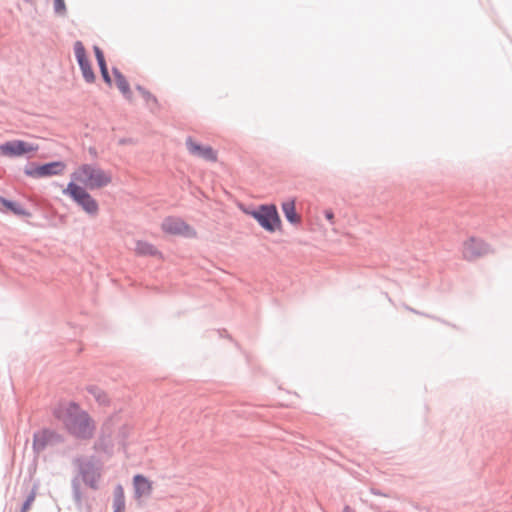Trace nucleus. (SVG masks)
<instances>
[{"mask_svg":"<svg viewBox=\"0 0 512 512\" xmlns=\"http://www.w3.org/2000/svg\"><path fill=\"white\" fill-rule=\"evenodd\" d=\"M70 434L80 440H90L96 430L92 417L78 405L70 403L59 416Z\"/></svg>","mask_w":512,"mask_h":512,"instance_id":"nucleus-1","label":"nucleus"},{"mask_svg":"<svg viewBox=\"0 0 512 512\" xmlns=\"http://www.w3.org/2000/svg\"><path fill=\"white\" fill-rule=\"evenodd\" d=\"M72 182L94 190L108 186L112 182L110 171L93 164H82L72 174Z\"/></svg>","mask_w":512,"mask_h":512,"instance_id":"nucleus-2","label":"nucleus"},{"mask_svg":"<svg viewBox=\"0 0 512 512\" xmlns=\"http://www.w3.org/2000/svg\"><path fill=\"white\" fill-rule=\"evenodd\" d=\"M259 225L268 232H275L281 228V220L274 205H261L255 210L248 211Z\"/></svg>","mask_w":512,"mask_h":512,"instance_id":"nucleus-3","label":"nucleus"},{"mask_svg":"<svg viewBox=\"0 0 512 512\" xmlns=\"http://www.w3.org/2000/svg\"><path fill=\"white\" fill-rule=\"evenodd\" d=\"M69 195L82 209L91 215L98 213L97 201L86 191V189L75 182H70L63 191Z\"/></svg>","mask_w":512,"mask_h":512,"instance_id":"nucleus-4","label":"nucleus"},{"mask_svg":"<svg viewBox=\"0 0 512 512\" xmlns=\"http://www.w3.org/2000/svg\"><path fill=\"white\" fill-rule=\"evenodd\" d=\"M161 229L166 234L183 236L187 238H193L196 236V231L178 217H167L161 224Z\"/></svg>","mask_w":512,"mask_h":512,"instance_id":"nucleus-5","label":"nucleus"},{"mask_svg":"<svg viewBox=\"0 0 512 512\" xmlns=\"http://www.w3.org/2000/svg\"><path fill=\"white\" fill-rule=\"evenodd\" d=\"M38 146L22 140L8 141L0 145V152L7 157H19L37 151Z\"/></svg>","mask_w":512,"mask_h":512,"instance_id":"nucleus-6","label":"nucleus"},{"mask_svg":"<svg viewBox=\"0 0 512 512\" xmlns=\"http://www.w3.org/2000/svg\"><path fill=\"white\" fill-rule=\"evenodd\" d=\"M74 53H75L76 59L78 61V64L81 68L84 79L88 83L94 82L95 74L92 70L90 63H89V60L86 55V50H85V47L82 42H80V41L75 42Z\"/></svg>","mask_w":512,"mask_h":512,"instance_id":"nucleus-7","label":"nucleus"},{"mask_svg":"<svg viewBox=\"0 0 512 512\" xmlns=\"http://www.w3.org/2000/svg\"><path fill=\"white\" fill-rule=\"evenodd\" d=\"M186 146L189 153L193 156L202 158L210 162L217 161V152L211 146L202 145L194 141L192 138L187 139Z\"/></svg>","mask_w":512,"mask_h":512,"instance_id":"nucleus-8","label":"nucleus"},{"mask_svg":"<svg viewBox=\"0 0 512 512\" xmlns=\"http://www.w3.org/2000/svg\"><path fill=\"white\" fill-rule=\"evenodd\" d=\"M65 168L66 165L63 162L57 161L37 166L35 168L27 170L26 173L32 177L41 178L62 174Z\"/></svg>","mask_w":512,"mask_h":512,"instance_id":"nucleus-9","label":"nucleus"},{"mask_svg":"<svg viewBox=\"0 0 512 512\" xmlns=\"http://www.w3.org/2000/svg\"><path fill=\"white\" fill-rule=\"evenodd\" d=\"M486 253V245L482 240L470 238L463 245V256L467 260H474Z\"/></svg>","mask_w":512,"mask_h":512,"instance_id":"nucleus-10","label":"nucleus"},{"mask_svg":"<svg viewBox=\"0 0 512 512\" xmlns=\"http://www.w3.org/2000/svg\"><path fill=\"white\" fill-rule=\"evenodd\" d=\"M134 497L139 500L151 495L153 483L147 477L137 474L133 477Z\"/></svg>","mask_w":512,"mask_h":512,"instance_id":"nucleus-11","label":"nucleus"},{"mask_svg":"<svg viewBox=\"0 0 512 512\" xmlns=\"http://www.w3.org/2000/svg\"><path fill=\"white\" fill-rule=\"evenodd\" d=\"M113 448V440L111 433L108 432V429L104 426L102 428V432L94 444V449L96 451H101L105 453H111Z\"/></svg>","mask_w":512,"mask_h":512,"instance_id":"nucleus-12","label":"nucleus"},{"mask_svg":"<svg viewBox=\"0 0 512 512\" xmlns=\"http://www.w3.org/2000/svg\"><path fill=\"white\" fill-rule=\"evenodd\" d=\"M135 253L140 256H160V252L149 242L139 240L135 244Z\"/></svg>","mask_w":512,"mask_h":512,"instance_id":"nucleus-13","label":"nucleus"},{"mask_svg":"<svg viewBox=\"0 0 512 512\" xmlns=\"http://www.w3.org/2000/svg\"><path fill=\"white\" fill-rule=\"evenodd\" d=\"M52 438V433L49 431H40L34 435L33 449L36 453L41 452Z\"/></svg>","mask_w":512,"mask_h":512,"instance_id":"nucleus-14","label":"nucleus"},{"mask_svg":"<svg viewBox=\"0 0 512 512\" xmlns=\"http://www.w3.org/2000/svg\"><path fill=\"white\" fill-rule=\"evenodd\" d=\"M113 74H114V77H115V84L118 87V89L122 92V94L128 100H131L132 93H131L128 81L125 79V77L118 70H114Z\"/></svg>","mask_w":512,"mask_h":512,"instance_id":"nucleus-15","label":"nucleus"},{"mask_svg":"<svg viewBox=\"0 0 512 512\" xmlns=\"http://www.w3.org/2000/svg\"><path fill=\"white\" fill-rule=\"evenodd\" d=\"M282 210L287 218V220L291 223L297 224L300 222V216L296 212L295 202L294 200L287 201L282 204Z\"/></svg>","mask_w":512,"mask_h":512,"instance_id":"nucleus-16","label":"nucleus"},{"mask_svg":"<svg viewBox=\"0 0 512 512\" xmlns=\"http://www.w3.org/2000/svg\"><path fill=\"white\" fill-rule=\"evenodd\" d=\"M113 507L114 512H125V494L121 485H117L114 489Z\"/></svg>","mask_w":512,"mask_h":512,"instance_id":"nucleus-17","label":"nucleus"},{"mask_svg":"<svg viewBox=\"0 0 512 512\" xmlns=\"http://www.w3.org/2000/svg\"><path fill=\"white\" fill-rule=\"evenodd\" d=\"M137 90L139 91L141 96L144 98L146 104L150 108H158L159 107V102H158L157 98L152 93H150L149 91H147L146 89H144L140 86L137 87Z\"/></svg>","mask_w":512,"mask_h":512,"instance_id":"nucleus-18","label":"nucleus"},{"mask_svg":"<svg viewBox=\"0 0 512 512\" xmlns=\"http://www.w3.org/2000/svg\"><path fill=\"white\" fill-rule=\"evenodd\" d=\"M99 478H100V474L99 473L93 474V475H89L88 473L83 472V479H84L85 483L87 485H89L92 489H97L98 488Z\"/></svg>","mask_w":512,"mask_h":512,"instance_id":"nucleus-19","label":"nucleus"},{"mask_svg":"<svg viewBox=\"0 0 512 512\" xmlns=\"http://www.w3.org/2000/svg\"><path fill=\"white\" fill-rule=\"evenodd\" d=\"M3 204L9 208L10 210H12L15 214H18V215H27V213L19 206H17L15 203L13 202H10V201H7V200H3Z\"/></svg>","mask_w":512,"mask_h":512,"instance_id":"nucleus-20","label":"nucleus"},{"mask_svg":"<svg viewBox=\"0 0 512 512\" xmlns=\"http://www.w3.org/2000/svg\"><path fill=\"white\" fill-rule=\"evenodd\" d=\"M54 9L58 14H64L66 11L64 0H54Z\"/></svg>","mask_w":512,"mask_h":512,"instance_id":"nucleus-21","label":"nucleus"},{"mask_svg":"<svg viewBox=\"0 0 512 512\" xmlns=\"http://www.w3.org/2000/svg\"><path fill=\"white\" fill-rule=\"evenodd\" d=\"M94 52H95V56H96L98 63L105 61L103 52L101 51V49L99 47L95 46Z\"/></svg>","mask_w":512,"mask_h":512,"instance_id":"nucleus-22","label":"nucleus"},{"mask_svg":"<svg viewBox=\"0 0 512 512\" xmlns=\"http://www.w3.org/2000/svg\"><path fill=\"white\" fill-rule=\"evenodd\" d=\"M94 52H95V56H96L98 63L105 61L103 52L101 51V49L99 47L95 46Z\"/></svg>","mask_w":512,"mask_h":512,"instance_id":"nucleus-23","label":"nucleus"},{"mask_svg":"<svg viewBox=\"0 0 512 512\" xmlns=\"http://www.w3.org/2000/svg\"><path fill=\"white\" fill-rule=\"evenodd\" d=\"M101 74H102V77H103L104 81L106 83L110 84L111 83V78L109 76L108 71H103V72H101Z\"/></svg>","mask_w":512,"mask_h":512,"instance_id":"nucleus-24","label":"nucleus"},{"mask_svg":"<svg viewBox=\"0 0 512 512\" xmlns=\"http://www.w3.org/2000/svg\"><path fill=\"white\" fill-rule=\"evenodd\" d=\"M98 64H99V67H100L101 72H103V71H108L107 66H106V62H105V61L100 62V63H98Z\"/></svg>","mask_w":512,"mask_h":512,"instance_id":"nucleus-25","label":"nucleus"},{"mask_svg":"<svg viewBox=\"0 0 512 512\" xmlns=\"http://www.w3.org/2000/svg\"><path fill=\"white\" fill-rule=\"evenodd\" d=\"M342 512H355L350 506H345Z\"/></svg>","mask_w":512,"mask_h":512,"instance_id":"nucleus-26","label":"nucleus"},{"mask_svg":"<svg viewBox=\"0 0 512 512\" xmlns=\"http://www.w3.org/2000/svg\"><path fill=\"white\" fill-rule=\"evenodd\" d=\"M326 217H327L328 220H331L333 218V213L330 212V211H327L326 212Z\"/></svg>","mask_w":512,"mask_h":512,"instance_id":"nucleus-27","label":"nucleus"}]
</instances>
